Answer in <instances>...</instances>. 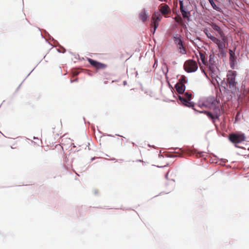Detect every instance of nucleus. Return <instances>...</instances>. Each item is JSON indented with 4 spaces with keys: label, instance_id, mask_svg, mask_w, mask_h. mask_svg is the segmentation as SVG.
Returning a JSON list of instances; mask_svg holds the SVG:
<instances>
[{
    "label": "nucleus",
    "instance_id": "19",
    "mask_svg": "<svg viewBox=\"0 0 249 249\" xmlns=\"http://www.w3.org/2000/svg\"><path fill=\"white\" fill-rule=\"evenodd\" d=\"M214 58V55L213 54H210L209 56V62H207V65H211L214 64V61L213 60Z\"/></svg>",
    "mask_w": 249,
    "mask_h": 249
},
{
    "label": "nucleus",
    "instance_id": "2",
    "mask_svg": "<svg viewBox=\"0 0 249 249\" xmlns=\"http://www.w3.org/2000/svg\"><path fill=\"white\" fill-rule=\"evenodd\" d=\"M218 102L216 100H213L212 103L211 108H213L214 114H213L211 112L209 111H205V113L211 119L213 120V122L214 123V120L218 119L220 114V109L219 108Z\"/></svg>",
    "mask_w": 249,
    "mask_h": 249
},
{
    "label": "nucleus",
    "instance_id": "1",
    "mask_svg": "<svg viewBox=\"0 0 249 249\" xmlns=\"http://www.w3.org/2000/svg\"><path fill=\"white\" fill-rule=\"evenodd\" d=\"M175 88L179 94H182L178 96V99L181 103L188 107H194V103L191 101L193 96L192 93L186 91L183 94L185 90V85L177 83L175 85Z\"/></svg>",
    "mask_w": 249,
    "mask_h": 249
},
{
    "label": "nucleus",
    "instance_id": "3",
    "mask_svg": "<svg viewBox=\"0 0 249 249\" xmlns=\"http://www.w3.org/2000/svg\"><path fill=\"white\" fill-rule=\"evenodd\" d=\"M237 73L235 71H229L227 77V83L231 89L235 90L236 89L237 82L235 81V77Z\"/></svg>",
    "mask_w": 249,
    "mask_h": 249
},
{
    "label": "nucleus",
    "instance_id": "4",
    "mask_svg": "<svg viewBox=\"0 0 249 249\" xmlns=\"http://www.w3.org/2000/svg\"><path fill=\"white\" fill-rule=\"evenodd\" d=\"M162 18V15L159 12H155L151 18V26L153 28V31L151 30L154 34L159 25V22Z\"/></svg>",
    "mask_w": 249,
    "mask_h": 249
},
{
    "label": "nucleus",
    "instance_id": "8",
    "mask_svg": "<svg viewBox=\"0 0 249 249\" xmlns=\"http://www.w3.org/2000/svg\"><path fill=\"white\" fill-rule=\"evenodd\" d=\"M88 61L91 66L95 68L97 70H104L107 67V65L94 60L91 58H88Z\"/></svg>",
    "mask_w": 249,
    "mask_h": 249
},
{
    "label": "nucleus",
    "instance_id": "6",
    "mask_svg": "<svg viewBox=\"0 0 249 249\" xmlns=\"http://www.w3.org/2000/svg\"><path fill=\"white\" fill-rule=\"evenodd\" d=\"M230 140L233 143L236 144L245 141L246 136L242 133H231L229 135Z\"/></svg>",
    "mask_w": 249,
    "mask_h": 249
},
{
    "label": "nucleus",
    "instance_id": "21",
    "mask_svg": "<svg viewBox=\"0 0 249 249\" xmlns=\"http://www.w3.org/2000/svg\"><path fill=\"white\" fill-rule=\"evenodd\" d=\"M168 174V173H167V174H166V177H167Z\"/></svg>",
    "mask_w": 249,
    "mask_h": 249
},
{
    "label": "nucleus",
    "instance_id": "12",
    "mask_svg": "<svg viewBox=\"0 0 249 249\" xmlns=\"http://www.w3.org/2000/svg\"><path fill=\"white\" fill-rule=\"evenodd\" d=\"M179 6H180V12L182 15V16L184 18H189L188 14H189V12H187L186 11V9L184 7L183 1H179Z\"/></svg>",
    "mask_w": 249,
    "mask_h": 249
},
{
    "label": "nucleus",
    "instance_id": "14",
    "mask_svg": "<svg viewBox=\"0 0 249 249\" xmlns=\"http://www.w3.org/2000/svg\"><path fill=\"white\" fill-rule=\"evenodd\" d=\"M198 53L199 54V58L198 59V60L200 59L204 65H206L207 64V60L205 54L200 52H199Z\"/></svg>",
    "mask_w": 249,
    "mask_h": 249
},
{
    "label": "nucleus",
    "instance_id": "16",
    "mask_svg": "<svg viewBox=\"0 0 249 249\" xmlns=\"http://www.w3.org/2000/svg\"><path fill=\"white\" fill-rule=\"evenodd\" d=\"M174 41L176 44L178 45L179 49L183 48L182 42L180 37H175Z\"/></svg>",
    "mask_w": 249,
    "mask_h": 249
},
{
    "label": "nucleus",
    "instance_id": "5",
    "mask_svg": "<svg viewBox=\"0 0 249 249\" xmlns=\"http://www.w3.org/2000/svg\"><path fill=\"white\" fill-rule=\"evenodd\" d=\"M204 32L208 38H210L213 43L217 45L219 50H223L225 48V44H224L223 41H221L220 39L212 36L208 29H205Z\"/></svg>",
    "mask_w": 249,
    "mask_h": 249
},
{
    "label": "nucleus",
    "instance_id": "10",
    "mask_svg": "<svg viewBox=\"0 0 249 249\" xmlns=\"http://www.w3.org/2000/svg\"><path fill=\"white\" fill-rule=\"evenodd\" d=\"M159 9L160 10L159 12H161L162 15L164 16L165 17H167L166 15L170 11L169 6L166 4H161L159 7Z\"/></svg>",
    "mask_w": 249,
    "mask_h": 249
},
{
    "label": "nucleus",
    "instance_id": "11",
    "mask_svg": "<svg viewBox=\"0 0 249 249\" xmlns=\"http://www.w3.org/2000/svg\"><path fill=\"white\" fill-rule=\"evenodd\" d=\"M208 66L209 70L211 72L212 77L215 78L217 75V68L215 64L211 65H207Z\"/></svg>",
    "mask_w": 249,
    "mask_h": 249
},
{
    "label": "nucleus",
    "instance_id": "9",
    "mask_svg": "<svg viewBox=\"0 0 249 249\" xmlns=\"http://www.w3.org/2000/svg\"><path fill=\"white\" fill-rule=\"evenodd\" d=\"M213 28L214 30L217 31L219 35V37L221 38V41H223L224 44H225V43L227 41V37L225 36L223 32L221 30L220 27L216 24H213Z\"/></svg>",
    "mask_w": 249,
    "mask_h": 249
},
{
    "label": "nucleus",
    "instance_id": "20",
    "mask_svg": "<svg viewBox=\"0 0 249 249\" xmlns=\"http://www.w3.org/2000/svg\"><path fill=\"white\" fill-rule=\"evenodd\" d=\"M186 77L184 75H182L180 79H179L178 82L179 84H182L183 85H185L186 83Z\"/></svg>",
    "mask_w": 249,
    "mask_h": 249
},
{
    "label": "nucleus",
    "instance_id": "17",
    "mask_svg": "<svg viewBox=\"0 0 249 249\" xmlns=\"http://www.w3.org/2000/svg\"><path fill=\"white\" fill-rule=\"evenodd\" d=\"M175 21L180 24L181 25H184L183 20L182 18L180 16H177L173 18Z\"/></svg>",
    "mask_w": 249,
    "mask_h": 249
},
{
    "label": "nucleus",
    "instance_id": "18",
    "mask_svg": "<svg viewBox=\"0 0 249 249\" xmlns=\"http://www.w3.org/2000/svg\"><path fill=\"white\" fill-rule=\"evenodd\" d=\"M209 1L210 2L211 5L214 10L217 11H220L221 9L215 5L213 0H209Z\"/></svg>",
    "mask_w": 249,
    "mask_h": 249
},
{
    "label": "nucleus",
    "instance_id": "13",
    "mask_svg": "<svg viewBox=\"0 0 249 249\" xmlns=\"http://www.w3.org/2000/svg\"><path fill=\"white\" fill-rule=\"evenodd\" d=\"M148 15L144 9L142 10L139 15V19L143 22L148 19Z\"/></svg>",
    "mask_w": 249,
    "mask_h": 249
},
{
    "label": "nucleus",
    "instance_id": "22",
    "mask_svg": "<svg viewBox=\"0 0 249 249\" xmlns=\"http://www.w3.org/2000/svg\"><path fill=\"white\" fill-rule=\"evenodd\" d=\"M248 157H249V155H248Z\"/></svg>",
    "mask_w": 249,
    "mask_h": 249
},
{
    "label": "nucleus",
    "instance_id": "7",
    "mask_svg": "<svg viewBox=\"0 0 249 249\" xmlns=\"http://www.w3.org/2000/svg\"><path fill=\"white\" fill-rule=\"evenodd\" d=\"M198 68L196 62L193 60H188L184 64V69L188 72L196 71Z\"/></svg>",
    "mask_w": 249,
    "mask_h": 249
},
{
    "label": "nucleus",
    "instance_id": "15",
    "mask_svg": "<svg viewBox=\"0 0 249 249\" xmlns=\"http://www.w3.org/2000/svg\"><path fill=\"white\" fill-rule=\"evenodd\" d=\"M230 53V61L231 63H234L235 60V56L234 52L231 50H229Z\"/></svg>",
    "mask_w": 249,
    "mask_h": 249
}]
</instances>
